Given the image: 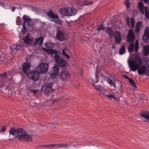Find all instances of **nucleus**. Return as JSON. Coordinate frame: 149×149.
Wrapping results in <instances>:
<instances>
[{"instance_id":"obj_40","label":"nucleus","mask_w":149,"mask_h":149,"mask_svg":"<svg viewBox=\"0 0 149 149\" xmlns=\"http://www.w3.org/2000/svg\"><path fill=\"white\" fill-rule=\"evenodd\" d=\"M125 4L126 6V8H128L130 6V4L129 2V0H125Z\"/></svg>"},{"instance_id":"obj_12","label":"nucleus","mask_w":149,"mask_h":149,"mask_svg":"<svg viewBox=\"0 0 149 149\" xmlns=\"http://www.w3.org/2000/svg\"><path fill=\"white\" fill-rule=\"evenodd\" d=\"M134 40V34L133 30L130 29L129 31L127 36V42L130 43L132 42Z\"/></svg>"},{"instance_id":"obj_47","label":"nucleus","mask_w":149,"mask_h":149,"mask_svg":"<svg viewBox=\"0 0 149 149\" xmlns=\"http://www.w3.org/2000/svg\"><path fill=\"white\" fill-rule=\"evenodd\" d=\"M6 130V127L5 126H3L2 127L1 129V132H5Z\"/></svg>"},{"instance_id":"obj_28","label":"nucleus","mask_w":149,"mask_h":149,"mask_svg":"<svg viewBox=\"0 0 149 149\" xmlns=\"http://www.w3.org/2000/svg\"><path fill=\"white\" fill-rule=\"evenodd\" d=\"M145 12V15L147 19H149V12L148 7L147 6L145 7L144 8Z\"/></svg>"},{"instance_id":"obj_11","label":"nucleus","mask_w":149,"mask_h":149,"mask_svg":"<svg viewBox=\"0 0 149 149\" xmlns=\"http://www.w3.org/2000/svg\"><path fill=\"white\" fill-rule=\"evenodd\" d=\"M30 63L29 62H25L22 65V70L25 74L27 75L30 70Z\"/></svg>"},{"instance_id":"obj_31","label":"nucleus","mask_w":149,"mask_h":149,"mask_svg":"<svg viewBox=\"0 0 149 149\" xmlns=\"http://www.w3.org/2000/svg\"><path fill=\"white\" fill-rule=\"evenodd\" d=\"M55 147L57 148L59 147L66 148L67 146H68V145L67 143H58L55 144Z\"/></svg>"},{"instance_id":"obj_21","label":"nucleus","mask_w":149,"mask_h":149,"mask_svg":"<svg viewBox=\"0 0 149 149\" xmlns=\"http://www.w3.org/2000/svg\"><path fill=\"white\" fill-rule=\"evenodd\" d=\"M140 114L142 117L144 118L146 120V121H148L149 120V111H144Z\"/></svg>"},{"instance_id":"obj_37","label":"nucleus","mask_w":149,"mask_h":149,"mask_svg":"<svg viewBox=\"0 0 149 149\" xmlns=\"http://www.w3.org/2000/svg\"><path fill=\"white\" fill-rule=\"evenodd\" d=\"M104 25L101 24L97 28V30H98V32H99L101 30H104Z\"/></svg>"},{"instance_id":"obj_9","label":"nucleus","mask_w":149,"mask_h":149,"mask_svg":"<svg viewBox=\"0 0 149 149\" xmlns=\"http://www.w3.org/2000/svg\"><path fill=\"white\" fill-rule=\"evenodd\" d=\"M54 59L55 62L61 67L65 66L66 63L65 60L61 58V57L57 55H54Z\"/></svg>"},{"instance_id":"obj_48","label":"nucleus","mask_w":149,"mask_h":149,"mask_svg":"<svg viewBox=\"0 0 149 149\" xmlns=\"http://www.w3.org/2000/svg\"><path fill=\"white\" fill-rule=\"evenodd\" d=\"M16 22L17 25H19L21 24V20L16 19Z\"/></svg>"},{"instance_id":"obj_56","label":"nucleus","mask_w":149,"mask_h":149,"mask_svg":"<svg viewBox=\"0 0 149 149\" xmlns=\"http://www.w3.org/2000/svg\"><path fill=\"white\" fill-rule=\"evenodd\" d=\"M115 47V46L114 45H113L112 46V48L113 49H114Z\"/></svg>"},{"instance_id":"obj_29","label":"nucleus","mask_w":149,"mask_h":149,"mask_svg":"<svg viewBox=\"0 0 149 149\" xmlns=\"http://www.w3.org/2000/svg\"><path fill=\"white\" fill-rule=\"evenodd\" d=\"M125 52V47L123 45L122 46L119 50V53L120 55H122Z\"/></svg>"},{"instance_id":"obj_3","label":"nucleus","mask_w":149,"mask_h":149,"mask_svg":"<svg viewBox=\"0 0 149 149\" xmlns=\"http://www.w3.org/2000/svg\"><path fill=\"white\" fill-rule=\"evenodd\" d=\"M23 19L24 22L23 24L22 32L25 33L27 29L33 27V23L31 19L26 15H24L23 17Z\"/></svg>"},{"instance_id":"obj_35","label":"nucleus","mask_w":149,"mask_h":149,"mask_svg":"<svg viewBox=\"0 0 149 149\" xmlns=\"http://www.w3.org/2000/svg\"><path fill=\"white\" fill-rule=\"evenodd\" d=\"M66 50L64 49L62 51V54L63 55L66 57L67 59H69L70 58V56L66 53Z\"/></svg>"},{"instance_id":"obj_49","label":"nucleus","mask_w":149,"mask_h":149,"mask_svg":"<svg viewBox=\"0 0 149 149\" xmlns=\"http://www.w3.org/2000/svg\"><path fill=\"white\" fill-rule=\"evenodd\" d=\"M126 24H127L128 26H129L130 25V20L128 18H127L126 21Z\"/></svg>"},{"instance_id":"obj_30","label":"nucleus","mask_w":149,"mask_h":149,"mask_svg":"<svg viewBox=\"0 0 149 149\" xmlns=\"http://www.w3.org/2000/svg\"><path fill=\"white\" fill-rule=\"evenodd\" d=\"M134 45V44L132 42H131V43L129 45L128 48V50L130 53H132L133 52Z\"/></svg>"},{"instance_id":"obj_32","label":"nucleus","mask_w":149,"mask_h":149,"mask_svg":"<svg viewBox=\"0 0 149 149\" xmlns=\"http://www.w3.org/2000/svg\"><path fill=\"white\" fill-rule=\"evenodd\" d=\"M142 25V23L141 22H138L136 24V31L137 33H138L140 30V28Z\"/></svg>"},{"instance_id":"obj_13","label":"nucleus","mask_w":149,"mask_h":149,"mask_svg":"<svg viewBox=\"0 0 149 149\" xmlns=\"http://www.w3.org/2000/svg\"><path fill=\"white\" fill-rule=\"evenodd\" d=\"M113 37H114L116 43L119 44L121 42L122 38L121 34L119 31H115L114 32V35Z\"/></svg>"},{"instance_id":"obj_41","label":"nucleus","mask_w":149,"mask_h":149,"mask_svg":"<svg viewBox=\"0 0 149 149\" xmlns=\"http://www.w3.org/2000/svg\"><path fill=\"white\" fill-rule=\"evenodd\" d=\"M99 92L100 94L104 95V96L106 95L105 94V90L104 88H102Z\"/></svg>"},{"instance_id":"obj_53","label":"nucleus","mask_w":149,"mask_h":149,"mask_svg":"<svg viewBox=\"0 0 149 149\" xmlns=\"http://www.w3.org/2000/svg\"><path fill=\"white\" fill-rule=\"evenodd\" d=\"M144 1L145 3H146L148 1V4H149V0H143Z\"/></svg>"},{"instance_id":"obj_52","label":"nucleus","mask_w":149,"mask_h":149,"mask_svg":"<svg viewBox=\"0 0 149 149\" xmlns=\"http://www.w3.org/2000/svg\"><path fill=\"white\" fill-rule=\"evenodd\" d=\"M15 7H13L12 8V12H14L15 11Z\"/></svg>"},{"instance_id":"obj_10","label":"nucleus","mask_w":149,"mask_h":149,"mask_svg":"<svg viewBox=\"0 0 149 149\" xmlns=\"http://www.w3.org/2000/svg\"><path fill=\"white\" fill-rule=\"evenodd\" d=\"M59 72V68L57 66H54L49 72V74L52 79H54L57 76Z\"/></svg>"},{"instance_id":"obj_26","label":"nucleus","mask_w":149,"mask_h":149,"mask_svg":"<svg viewBox=\"0 0 149 149\" xmlns=\"http://www.w3.org/2000/svg\"><path fill=\"white\" fill-rule=\"evenodd\" d=\"M116 81L114 80L113 81L110 78H108L107 80V82L108 84L111 86H113L114 88H116Z\"/></svg>"},{"instance_id":"obj_1","label":"nucleus","mask_w":149,"mask_h":149,"mask_svg":"<svg viewBox=\"0 0 149 149\" xmlns=\"http://www.w3.org/2000/svg\"><path fill=\"white\" fill-rule=\"evenodd\" d=\"M129 66L130 68L133 72L138 69V72L140 75H142L146 73L148 68L146 65H142V61L140 57L137 56L134 59L128 61Z\"/></svg>"},{"instance_id":"obj_20","label":"nucleus","mask_w":149,"mask_h":149,"mask_svg":"<svg viewBox=\"0 0 149 149\" xmlns=\"http://www.w3.org/2000/svg\"><path fill=\"white\" fill-rule=\"evenodd\" d=\"M98 72L97 70H96V73L95 74V77L96 78V81L94 82V83L93 84V86L98 91H99L100 90L102 87L100 86L99 85H96L95 84L96 83H97L98 81V79H97V73Z\"/></svg>"},{"instance_id":"obj_51","label":"nucleus","mask_w":149,"mask_h":149,"mask_svg":"<svg viewBox=\"0 0 149 149\" xmlns=\"http://www.w3.org/2000/svg\"><path fill=\"white\" fill-rule=\"evenodd\" d=\"M0 6H2V7L5 8V7L4 6V4L3 3L0 2Z\"/></svg>"},{"instance_id":"obj_39","label":"nucleus","mask_w":149,"mask_h":149,"mask_svg":"<svg viewBox=\"0 0 149 149\" xmlns=\"http://www.w3.org/2000/svg\"><path fill=\"white\" fill-rule=\"evenodd\" d=\"M55 144H46L43 145L42 147H45L53 148L55 147Z\"/></svg>"},{"instance_id":"obj_33","label":"nucleus","mask_w":149,"mask_h":149,"mask_svg":"<svg viewBox=\"0 0 149 149\" xmlns=\"http://www.w3.org/2000/svg\"><path fill=\"white\" fill-rule=\"evenodd\" d=\"M143 62L145 63L146 66L149 68V58L147 57H145L143 59Z\"/></svg>"},{"instance_id":"obj_2","label":"nucleus","mask_w":149,"mask_h":149,"mask_svg":"<svg viewBox=\"0 0 149 149\" xmlns=\"http://www.w3.org/2000/svg\"><path fill=\"white\" fill-rule=\"evenodd\" d=\"M9 134L13 135L15 138L18 136V139L20 140H28L30 138V136L28 135L26 132L23 130L22 128L15 130L13 128L11 127L10 130Z\"/></svg>"},{"instance_id":"obj_27","label":"nucleus","mask_w":149,"mask_h":149,"mask_svg":"<svg viewBox=\"0 0 149 149\" xmlns=\"http://www.w3.org/2000/svg\"><path fill=\"white\" fill-rule=\"evenodd\" d=\"M46 47L49 48H53L54 46V43L51 42H47L45 44Z\"/></svg>"},{"instance_id":"obj_55","label":"nucleus","mask_w":149,"mask_h":149,"mask_svg":"<svg viewBox=\"0 0 149 149\" xmlns=\"http://www.w3.org/2000/svg\"><path fill=\"white\" fill-rule=\"evenodd\" d=\"M146 73H148L149 74H148L149 75V68L148 69V70H147V71L146 72Z\"/></svg>"},{"instance_id":"obj_18","label":"nucleus","mask_w":149,"mask_h":149,"mask_svg":"<svg viewBox=\"0 0 149 149\" xmlns=\"http://www.w3.org/2000/svg\"><path fill=\"white\" fill-rule=\"evenodd\" d=\"M43 42V38L42 37L40 36L36 39L34 42V45L35 46H36L37 45H41L42 44Z\"/></svg>"},{"instance_id":"obj_6","label":"nucleus","mask_w":149,"mask_h":149,"mask_svg":"<svg viewBox=\"0 0 149 149\" xmlns=\"http://www.w3.org/2000/svg\"><path fill=\"white\" fill-rule=\"evenodd\" d=\"M40 72L37 70H33L29 72L27 75L29 77L34 81H37L38 79Z\"/></svg>"},{"instance_id":"obj_43","label":"nucleus","mask_w":149,"mask_h":149,"mask_svg":"<svg viewBox=\"0 0 149 149\" xmlns=\"http://www.w3.org/2000/svg\"><path fill=\"white\" fill-rule=\"evenodd\" d=\"M129 82L133 86L135 87V84L133 80L131 79L130 78H129L128 80Z\"/></svg>"},{"instance_id":"obj_16","label":"nucleus","mask_w":149,"mask_h":149,"mask_svg":"<svg viewBox=\"0 0 149 149\" xmlns=\"http://www.w3.org/2000/svg\"><path fill=\"white\" fill-rule=\"evenodd\" d=\"M56 37L57 39L61 42L64 40L65 39L64 33L62 31H59L57 32Z\"/></svg>"},{"instance_id":"obj_36","label":"nucleus","mask_w":149,"mask_h":149,"mask_svg":"<svg viewBox=\"0 0 149 149\" xmlns=\"http://www.w3.org/2000/svg\"><path fill=\"white\" fill-rule=\"evenodd\" d=\"M144 35L149 38V28L146 27L145 30Z\"/></svg>"},{"instance_id":"obj_42","label":"nucleus","mask_w":149,"mask_h":149,"mask_svg":"<svg viewBox=\"0 0 149 149\" xmlns=\"http://www.w3.org/2000/svg\"><path fill=\"white\" fill-rule=\"evenodd\" d=\"M143 39L144 42H147L148 41V39L149 38L147 36L145 35H144L142 37Z\"/></svg>"},{"instance_id":"obj_15","label":"nucleus","mask_w":149,"mask_h":149,"mask_svg":"<svg viewBox=\"0 0 149 149\" xmlns=\"http://www.w3.org/2000/svg\"><path fill=\"white\" fill-rule=\"evenodd\" d=\"M60 76L62 79L63 80H67L70 78V75L68 72L65 71L64 70H63L62 72L60 74Z\"/></svg>"},{"instance_id":"obj_8","label":"nucleus","mask_w":149,"mask_h":149,"mask_svg":"<svg viewBox=\"0 0 149 149\" xmlns=\"http://www.w3.org/2000/svg\"><path fill=\"white\" fill-rule=\"evenodd\" d=\"M48 68V65L46 63L40 64L36 67V69L41 73H43L47 72Z\"/></svg>"},{"instance_id":"obj_25","label":"nucleus","mask_w":149,"mask_h":149,"mask_svg":"<svg viewBox=\"0 0 149 149\" xmlns=\"http://www.w3.org/2000/svg\"><path fill=\"white\" fill-rule=\"evenodd\" d=\"M138 8L140 10L141 14L143 15L144 14L143 7L144 5L141 2H139L138 4Z\"/></svg>"},{"instance_id":"obj_34","label":"nucleus","mask_w":149,"mask_h":149,"mask_svg":"<svg viewBox=\"0 0 149 149\" xmlns=\"http://www.w3.org/2000/svg\"><path fill=\"white\" fill-rule=\"evenodd\" d=\"M139 47L138 42L137 40H136L135 41L134 45V51L135 52H137L138 51Z\"/></svg>"},{"instance_id":"obj_38","label":"nucleus","mask_w":149,"mask_h":149,"mask_svg":"<svg viewBox=\"0 0 149 149\" xmlns=\"http://www.w3.org/2000/svg\"><path fill=\"white\" fill-rule=\"evenodd\" d=\"M105 96L109 97L111 100L112 99L115 100L116 99L114 95L111 94H109L108 95H105Z\"/></svg>"},{"instance_id":"obj_24","label":"nucleus","mask_w":149,"mask_h":149,"mask_svg":"<svg viewBox=\"0 0 149 149\" xmlns=\"http://www.w3.org/2000/svg\"><path fill=\"white\" fill-rule=\"evenodd\" d=\"M21 47H22V45L18 44L17 45L16 44H14L10 46V49L12 51H13L15 50H17L20 49Z\"/></svg>"},{"instance_id":"obj_50","label":"nucleus","mask_w":149,"mask_h":149,"mask_svg":"<svg viewBox=\"0 0 149 149\" xmlns=\"http://www.w3.org/2000/svg\"><path fill=\"white\" fill-rule=\"evenodd\" d=\"M123 76L124 78L125 79H128V80L129 79V78H130L126 75H123Z\"/></svg>"},{"instance_id":"obj_44","label":"nucleus","mask_w":149,"mask_h":149,"mask_svg":"<svg viewBox=\"0 0 149 149\" xmlns=\"http://www.w3.org/2000/svg\"><path fill=\"white\" fill-rule=\"evenodd\" d=\"M131 23L132 27L133 28L134 27V21L133 18L132 17L131 18Z\"/></svg>"},{"instance_id":"obj_54","label":"nucleus","mask_w":149,"mask_h":149,"mask_svg":"<svg viewBox=\"0 0 149 149\" xmlns=\"http://www.w3.org/2000/svg\"><path fill=\"white\" fill-rule=\"evenodd\" d=\"M18 19V20H21V19H20V17H19V16H18V17H17V19Z\"/></svg>"},{"instance_id":"obj_19","label":"nucleus","mask_w":149,"mask_h":149,"mask_svg":"<svg viewBox=\"0 0 149 149\" xmlns=\"http://www.w3.org/2000/svg\"><path fill=\"white\" fill-rule=\"evenodd\" d=\"M106 32L109 35V37L110 38H112L114 35L112 29L111 27H107L106 28Z\"/></svg>"},{"instance_id":"obj_17","label":"nucleus","mask_w":149,"mask_h":149,"mask_svg":"<svg viewBox=\"0 0 149 149\" xmlns=\"http://www.w3.org/2000/svg\"><path fill=\"white\" fill-rule=\"evenodd\" d=\"M24 42L27 44H31L33 41V39L30 36V34L28 33L27 35L23 38Z\"/></svg>"},{"instance_id":"obj_23","label":"nucleus","mask_w":149,"mask_h":149,"mask_svg":"<svg viewBox=\"0 0 149 149\" xmlns=\"http://www.w3.org/2000/svg\"><path fill=\"white\" fill-rule=\"evenodd\" d=\"M43 49L45 52H47L48 54H56L57 53V52L55 50L49 49H46L45 48H43Z\"/></svg>"},{"instance_id":"obj_7","label":"nucleus","mask_w":149,"mask_h":149,"mask_svg":"<svg viewBox=\"0 0 149 149\" xmlns=\"http://www.w3.org/2000/svg\"><path fill=\"white\" fill-rule=\"evenodd\" d=\"M53 83H46L42 86V90L44 91L45 94H49L54 91V90L52 89V86Z\"/></svg>"},{"instance_id":"obj_45","label":"nucleus","mask_w":149,"mask_h":149,"mask_svg":"<svg viewBox=\"0 0 149 149\" xmlns=\"http://www.w3.org/2000/svg\"><path fill=\"white\" fill-rule=\"evenodd\" d=\"M39 91V90H34V89H31L30 90V91L31 92H32L33 93L35 94H36L38 93Z\"/></svg>"},{"instance_id":"obj_4","label":"nucleus","mask_w":149,"mask_h":149,"mask_svg":"<svg viewBox=\"0 0 149 149\" xmlns=\"http://www.w3.org/2000/svg\"><path fill=\"white\" fill-rule=\"evenodd\" d=\"M60 12L63 16H72L75 15L77 13L76 9L71 7H68L67 8H63L60 9Z\"/></svg>"},{"instance_id":"obj_22","label":"nucleus","mask_w":149,"mask_h":149,"mask_svg":"<svg viewBox=\"0 0 149 149\" xmlns=\"http://www.w3.org/2000/svg\"><path fill=\"white\" fill-rule=\"evenodd\" d=\"M143 53L145 56H147L149 54V45L144 46L143 48Z\"/></svg>"},{"instance_id":"obj_14","label":"nucleus","mask_w":149,"mask_h":149,"mask_svg":"<svg viewBox=\"0 0 149 149\" xmlns=\"http://www.w3.org/2000/svg\"><path fill=\"white\" fill-rule=\"evenodd\" d=\"M76 3L80 6H83L85 5L88 6L92 5L93 4L92 2H90L87 0H84V1L78 0L77 1Z\"/></svg>"},{"instance_id":"obj_5","label":"nucleus","mask_w":149,"mask_h":149,"mask_svg":"<svg viewBox=\"0 0 149 149\" xmlns=\"http://www.w3.org/2000/svg\"><path fill=\"white\" fill-rule=\"evenodd\" d=\"M47 15L49 16L50 20L56 23L61 24L62 21L56 14L54 13L52 11L49 12L47 13Z\"/></svg>"},{"instance_id":"obj_46","label":"nucleus","mask_w":149,"mask_h":149,"mask_svg":"<svg viewBox=\"0 0 149 149\" xmlns=\"http://www.w3.org/2000/svg\"><path fill=\"white\" fill-rule=\"evenodd\" d=\"M0 76L3 78H5L7 76V74L6 72H4L3 74H0Z\"/></svg>"}]
</instances>
